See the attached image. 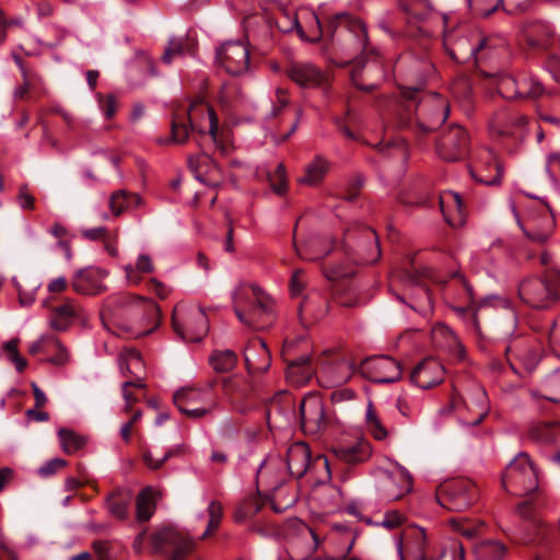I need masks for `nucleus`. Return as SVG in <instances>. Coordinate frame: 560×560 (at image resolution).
Returning a JSON list of instances; mask_svg holds the SVG:
<instances>
[{"label":"nucleus","mask_w":560,"mask_h":560,"mask_svg":"<svg viewBox=\"0 0 560 560\" xmlns=\"http://www.w3.org/2000/svg\"><path fill=\"white\" fill-rule=\"evenodd\" d=\"M172 135L166 142L183 144L187 141L190 131L196 132L197 144L205 150L206 140L213 145H219L218 117L213 108L205 104H192L187 112V122L184 119L173 118L171 125Z\"/></svg>","instance_id":"obj_1"},{"label":"nucleus","mask_w":560,"mask_h":560,"mask_svg":"<svg viewBox=\"0 0 560 560\" xmlns=\"http://www.w3.org/2000/svg\"><path fill=\"white\" fill-rule=\"evenodd\" d=\"M160 308L155 302L141 295L119 293L108 296L103 304L101 317L114 322L126 320L132 325L155 326Z\"/></svg>","instance_id":"obj_2"},{"label":"nucleus","mask_w":560,"mask_h":560,"mask_svg":"<svg viewBox=\"0 0 560 560\" xmlns=\"http://www.w3.org/2000/svg\"><path fill=\"white\" fill-rule=\"evenodd\" d=\"M312 21L314 23L313 36L306 37L304 31L299 26L298 19H293V24L298 27V32L303 39L316 42L320 38L322 34L325 33L332 40L337 39L347 45H352L354 51H363L366 48V28L359 19L350 14L346 12L335 14L329 19L324 30L317 15L312 14Z\"/></svg>","instance_id":"obj_3"},{"label":"nucleus","mask_w":560,"mask_h":560,"mask_svg":"<svg viewBox=\"0 0 560 560\" xmlns=\"http://www.w3.org/2000/svg\"><path fill=\"white\" fill-rule=\"evenodd\" d=\"M417 90L406 92V97L410 101L406 106L407 119L402 122L405 127L411 128L413 125L421 133H429L442 126L448 117V102L439 93H430L416 101Z\"/></svg>","instance_id":"obj_4"},{"label":"nucleus","mask_w":560,"mask_h":560,"mask_svg":"<svg viewBox=\"0 0 560 560\" xmlns=\"http://www.w3.org/2000/svg\"><path fill=\"white\" fill-rule=\"evenodd\" d=\"M342 248L348 258L355 264H374L381 257L375 231L360 223L347 229Z\"/></svg>","instance_id":"obj_5"},{"label":"nucleus","mask_w":560,"mask_h":560,"mask_svg":"<svg viewBox=\"0 0 560 560\" xmlns=\"http://www.w3.org/2000/svg\"><path fill=\"white\" fill-rule=\"evenodd\" d=\"M560 270H553L546 279L526 278L518 284L521 300L534 308L550 307L559 298Z\"/></svg>","instance_id":"obj_6"},{"label":"nucleus","mask_w":560,"mask_h":560,"mask_svg":"<svg viewBox=\"0 0 560 560\" xmlns=\"http://www.w3.org/2000/svg\"><path fill=\"white\" fill-rule=\"evenodd\" d=\"M176 335L186 342L202 340L209 330V320L205 310L195 304H178L172 316Z\"/></svg>","instance_id":"obj_7"},{"label":"nucleus","mask_w":560,"mask_h":560,"mask_svg":"<svg viewBox=\"0 0 560 560\" xmlns=\"http://www.w3.org/2000/svg\"><path fill=\"white\" fill-rule=\"evenodd\" d=\"M502 485L515 494L530 493L538 487L537 471L526 453H520L505 468Z\"/></svg>","instance_id":"obj_8"},{"label":"nucleus","mask_w":560,"mask_h":560,"mask_svg":"<svg viewBox=\"0 0 560 560\" xmlns=\"http://www.w3.org/2000/svg\"><path fill=\"white\" fill-rule=\"evenodd\" d=\"M478 492L475 485L466 479L445 482L438 488V503L450 511H463L477 500Z\"/></svg>","instance_id":"obj_9"},{"label":"nucleus","mask_w":560,"mask_h":560,"mask_svg":"<svg viewBox=\"0 0 560 560\" xmlns=\"http://www.w3.org/2000/svg\"><path fill=\"white\" fill-rule=\"evenodd\" d=\"M376 489L382 500H399L412 489L411 475L399 464H396V470L394 471L380 469L376 476Z\"/></svg>","instance_id":"obj_10"},{"label":"nucleus","mask_w":560,"mask_h":560,"mask_svg":"<svg viewBox=\"0 0 560 560\" xmlns=\"http://www.w3.org/2000/svg\"><path fill=\"white\" fill-rule=\"evenodd\" d=\"M155 552L171 555L172 560H178L191 549V541L174 527H165L151 538Z\"/></svg>","instance_id":"obj_11"},{"label":"nucleus","mask_w":560,"mask_h":560,"mask_svg":"<svg viewBox=\"0 0 560 560\" xmlns=\"http://www.w3.org/2000/svg\"><path fill=\"white\" fill-rule=\"evenodd\" d=\"M302 430L311 435L323 431L327 425L325 407L316 394H307L299 405Z\"/></svg>","instance_id":"obj_12"},{"label":"nucleus","mask_w":560,"mask_h":560,"mask_svg":"<svg viewBox=\"0 0 560 560\" xmlns=\"http://www.w3.org/2000/svg\"><path fill=\"white\" fill-rule=\"evenodd\" d=\"M468 145L469 137L466 130L458 125H452L442 135L436 150L443 160L454 162L466 156Z\"/></svg>","instance_id":"obj_13"},{"label":"nucleus","mask_w":560,"mask_h":560,"mask_svg":"<svg viewBox=\"0 0 560 560\" xmlns=\"http://www.w3.org/2000/svg\"><path fill=\"white\" fill-rule=\"evenodd\" d=\"M217 61L232 75H241L248 70L249 50L241 42H226L217 50Z\"/></svg>","instance_id":"obj_14"},{"label":"nucleus","mask_w":560,"mask_h":560,"mask_svg":"<svg viewBox=\"0 0 560 560\" xmlns=\"http://www.w3.org/2000/svg\"><path fill=\"white\" fill-rule=\"evenodd\" d=\"M108 272L100 267H86L77 271L72 279V288L84 295H97L107 290L104 280Z\"/></svg>","instance_id":"obj_15"},{"label":"nucleus","mask_w":560,"mask_h":560,"mask_svg":"<svg viewBox=\"0 0 560 560\" xmlns=\"http://www.w3.org/2000/svg\"><path fill=\"white\" fill-rule=\"evenodd\" d=\"M504 352L511 370L520 376L530 373L539 362L537 351L524 345L508 346Z\"/></svg>","instance_id":"obj_16"},{"label":"nucleus","mask_w":560,"mask_h":560,"mask_svg":"<svg viewBox=\"0 0 560 560\" xmlns=\"http://www.w3.org/2000/svg\"><path fill=\"white\" fill-rule=\"evenodd\" d=\"M443 365L433 358H427L416 365L410 374L411 382L422 389L439 385L444 380Z\"/></svg>","instance_id":"obj_17"},{"label":"nucleus","mask_w":560,"mask_h":560,"mask_svg":"<svg viewBox=\"0 0 560 560\" xmlns=\"http://www.w3.org/2000/svg\"><path fill=\"white\" fill-rule=\"evenodd\" d=\"M492 46L487 37L481 36L478 33L471 34L470 38H459L456 42L455 49L452 51V57L460 60L464 59L467 52L469 58H474L476 61L488 58Z\"/></svg>","instance_id":"obj_18"},{"label":"nucleus","mask_w":560,"mask_h":560,"mask_svg":"<svg viewBox=\"0 0 560 560\" xmlns=\"http://www.w3.org/2000/svg\"><path fill=\"white\" fill-rule=\"evenodd\" d=\"M221 383L224 395L234 408L238 412H246L247 407L242 402V400L248 397L252 393L253 386L250 382L241 374H234L223 377Z\"/></svg>","instance_id":"obj_19"},{"label":"nucleus","mask_w":560,"mask_h":560,"mask_svg":"<svg viewBox=\"0 0 560 560\" xmlns=\"http://www.w3.org/2000/svg\"><path fill=\"white\" fill-rule=\"evenodd\" d=\"M337 459L349 465L366 462L372 455V446L365 439H357L350 443L338 444L332 448Z\"/></svg>","instance_id":"obj_20"},{"label":"nucleus","mask_w":560,"mask_h":560,"mask_svg":"<svg viewBox=\"0 0 560 560\" xmlns=\"http://www.w3.org/2000/svg\"><path fill=\"white\" fill-rule=\"evenodd\" d=\"M201 396V390L191 389V388H183L177 390L174 394V404L177 406L178 410L191 419L202 418L211 412V410L217 406L213 400H209L206 405L190 407L192 400H196Z\"/></svg>","instance_id":"obj_21"},{"label":"nucleus","mask_w":560,"mask_h":560,"mask_svg":"<svg viewBox=\"0 0 560 560\" xmlns=\"http://www.w3.org/2000/svg\"><path fill=\"white\" fill-rule=\"evenodd\" d=\"M287 75L299 86L312 89L323 85L324 73L311 62H293L287 69Z\"/></svg>","instance_id":"obj_22"},{"label":"nucleus","mask_w":560,"mask_h":560,"mask_svg":"<svg viewBox=\"0 0 560 560\" xmlns=\"http://www.w3.org/2000/svg\"><path fill=\"white\" fill-rule=\"evenodd\" d=\"M250 288H252L253 295L256 299V304L253 307H250L248 313H245L237 307V304L241 303L242 300L245 298L244 287L240 285L233 292V300H234V303L236 304L234 312H235L237 318L240 319V322H242L246 326H249L253 328H259V326L256 323V316L260 312L268 313L269 306L262 300L261 290L257 285H252Z\"/></svg>","instance_id":"obj_23"},{"label":"nucleus","mask_w":560,"mask_h":560,"mask_svg":"<svg viewBox=\"0 0 560 560\" xmlns=\"http://www.w3.org/2000/svg\"><path fill=\"white\" fill-rule=\"evenodd\" d=\"M311 463V451L306 443L295 442L287 450V466L289 472L295 477L301 478L307 471Z\"/></svg>","instance_id":"obj_24"},{"label":"nucleus","mask_w":560,"mask_h":560,"mask_svg":"<svg viewBox=\"0 0 560 560\" xmlns=\"http://www.w3.org/2000/svg\"><path fill=\"white\" fill-rule=\"evenodd\" d=\"M548 211H549V214L545 215L541 220L533 218V219H530L528 226H524L521 223V220L518 218L516 210L513 209V212L517 220V223L521 226V229L523 230L524 234L530 241H533L535 243H539V244L547 242L552 233V230H553V225H555L553 214H552L550 208H548Z\"/></svg>","instance_id":"obj_25"},{"label":"nucleus","mask_w":560,"mask_h":560,"mask_svg":"<svg viewBox=\"0 0 560 560\" xmlns=\"http://www.w3.org/2000/svg\"><path fill=\"white\" fill-rule=\"evenodd\" d=\"M50 350H58V355H51L46 361L54 365H65L69 361V353L66 347L54 336H42L30 345L28 352L35 355L39 352L49 353Z\"/></svg>","instance_id":"obj_26"},{"label":"nucleus","mask_w":560,"mask_h":560,"mask_svg":"<svg viewBox=\"0 0 560 560\" xmlns=\"http://www.w3.org/2000/svg\"><path fill=\"white\" fill-rule=\"evenodd\" d=\"M248 372H265L270 365V352L264 340L254 341L244 352Z\"/></svg>","instance_id":"obj_27"},{"label":"nucleus","mask_w":560,"mask_h":560,"mask_svg":"<svg viewBox=\"0 0 560 560\" xmlns=\"http://www.w3.org/2000/svg\"><path fill=\"white\" fill-rule=\"evenodd\" d=\"M369 364L377 373L374 378L376 383H393L400 378V365L390 357L382 355L374 358Z\"/></svg>","instance_id":"obj_28"},{"label":"nucleus","mask_w":560,"mask_h":560,"mask_svg":"<svg viewBox=\"0 0 560 560\" xmlns=\"http://www.w3.org/2000/svg\"><path fill=\"white\" fill-rule=\"evenodd\" d=\"M188 167L192 172L195 178L202 184L218 185L217 182L208 177L209 174H213L214 172H220L217 163L205 152L191 155L188 158Z\"/></svg>","instance_id":"obj_29"},{"label":"nucleus","mask_w":560,"mask_h":560,"mask_svg":"<svg viewBox=\"0 0 560 560\" xmlns=\"http://www.w3.org/2000/svg\"><path fill=\"white\" fill-rule=\"evenodd\" d=\"M267 416L269 422L271 418L282 417L289 423L295 417L294 399L284 393L276 395L268 406Z\"/></svg>","instance_id":"obj_30"},{"label":"nucleus","mask_w":560,"mask_h":560,"mask_svg":"<svg viewBox=\"0 0 560 560\" xmlns=\"http://www.w3.org/2000/svg\"><path fill=\"white\" fill-rule=\"evenodd\" d=\"M330 163L323 155H316L312 162L305 165L304 175L300 183L314 186L319 184L329 171Z\"/></svg>","instance_id":"obj_31"},{"label":"nucleus","mask_w":560,"mask_h":560,"mask_svg":"<svg viewBox=\"0 0 560 560\" xmlns=\"http://www.w3.org/2000/svg\"><path fill=\"white\" fill-rule=\"evenodd\" d=\"M132 494L127 490H117L109 494L106 504L110 515L117 520H126L129 513Z\"/></svg>","instance_id":"obj_32"},{"label":"nucleus","mask_w":560,"mask_h":560,"mask_svg":"<svg viewBox=\"0 0 560 560\" xmlns=\"http://www.w3.org/2000/svg\"><path fill=\"white\" fill-rule=\"evenodd\" d=\"M529 438L536 443L550 445L560 436V423L541 422L530 425Z\"/></svg>","instance_id":"obj_33"},{"label":"nucleus","mask_w":560,"mask_h":560,"mask_svg":"<svg viewBox=\"0 0 560 560\" xmlns=\"http://www.w3.org/2000/svg\"><path fill=\"white\" fill-rule=\"evenodd\" d=\"M506 551V546L495 539L482 540L474 548L476 560H503Z\"/></svg>","instance_id":"obj_34"},{"label":"nucleus","mask_w":560,"mask_h":560,"mask_svg":"<svg viewBox=\"0 0 560 560\" xmlns=\"http://www.w3.org/2000/svg\"><path fill=\"white\" fill-rule=\"evenodd\" d=\"M237 354L230 349H217L208 358L209 365L217 373H228L237 364Z\"/></svg>","instance_id":"obj_35"},{"label":"nucleus","mask_w":560,"mask_h":560,"mask_svg":"<svg viewBox=\"0 0 560 560\" xmlns=\"http://www.w3.org/2000/svg\"><path fill=\"white\" fill-rule=\"evenodd\" d=\"M79 306L72 302L56 307L50 317V326L56 330H66L78 316Z\"/></svg>","instance_id":"obj_36"},{"label":"nucleus","mask_w":560,"mask_h":560,"mask_svg":"<svg viewBox=\"0 0 560 560\" xmlns=\"http://www.w3.org/2000/svg\"><path fill=\"white\" fill-rule=\"evenodd\" d=\"M432 338L436 346L463 352V346L457 335L446 325L438 324L432 329Z\"/></svg>","instance_id":"obj_37"},{"label":"nucleus","mask_w":560,"mask_h":560,"mask_svg":"<svg viewBox=\"0 0 560 560\" xmlns=\"http://www.w3.org/2000/svg\"><path fill=\"white\" fill-rule=\"evenodd\" d=\"M439 203L441 208V212L443 213L445 220L450 224L456 223L455 214L462 217V208L463 202L459 194L454 191H446L442 194L439 198Z\"/></svg>","instance_id":"obj_38"},{"label":"nucleus","mask_w":560,"mask_h":560,"mask_svg":"<svg viewBox=\"0 0 560 560\" xmlns=\"http://www.w3.org/2000/svg\"><path fill=\"white\" fill-rule=\"evenodd\" d=\"M546 90L542 83L532 74H523L518 77V98L520 100H537L545 94Z\"/></svg>","instance_id":"obj_39"},{"label":"nucleus","mask_w":560,"mask_h":560,"mask_svg":"<svg viewBox=\"0 0 560 560\" xmlns=\"http://www.w3.org/2000/svg\"><path fill=\"white\" fill-rule=\"evenodd\" d=\"M483 153L487 155L485 158L487 160V165L493 166V168L495 170V174L493 176H486V174L478 173L476 167H474V166L469 167V173H470L471 177L480 184H483L487 186L499 185L502 179V173H503L502 168H501L500 164L497 162V159L491 150L487 149Z\"/></svg>","instance_id":"obj_40"},{"label":"nucleus","mask_w":560,"mask_h":560,"mask_svg":"<svg viewBox=\"0 0 560 560\" xmlns=\"http://www.w3.org/2000/svg\"><path fill=\"white\" fill-rule=\"evenodd\" d=\"M553 34L552 26L545 22L534 23L527 31L528 43L533 47L547 48Z\"/></svg>","instance_id":"obj_41"},{"label":"nucleus","mask_w":560,"mask_h":560,"mask_svg":"<svg viewBox=\"0 0 560 560\" xmlns=\"http://www.w3.org/2000/svg\"><path fill=\"white\" fill-rule=\"evenodd\" d=\"M372 72H377L380 74V77L382 78L383 77V70L380 68V65L376 60H373V61H369L366 65H364L363 67H359V63L357 65V67L353 69L352 71V74H351V80H352V83L360 90L362 91H365V92H371L373 91L375 88H376V84L375 83H371V84H360L358 82V78L362 74L364 78H371V74Z\"/></svg>","instance_id":"obj_42"},{"label":"nucleus","mask_w":560,"mask_h":560,"mask_svg":"<svg viewBox=\"0 0 560 560\" xmlns=\"http://www.w3.org/2000/svg\"><path fill=\"white\" fill-rule=\"evenodd\" d=\"M58 436L66 454H74L85 445V439L70 429H59Z\"/></svg>","instance_id":"obj_43"},{"label":"nucleus","mask_w":560,"mask_h":560,"mask_svg":"<svg viewBox=\"0 0 560 560\" xmlns=\"http://www.w3.org/2000/svg\"><path fill=\"white\" fill-rule=\"evenodd\" d=\"M119 369L122 375L136 374V370L142 366V358L136 349H125L119 354Z\"/></svg>","instance_id":"obj_44"},{"label":"nucleus","mask_w":560,"mask_h":560,"mask_svg":"<svg viewBox=\"0 0 560 560\" xmlns=\"http://www.w3.org/2000/svg\"><path fill=\"white\" fill-rule=\"evenodd\" d=\"M154 493L151 488H145L137 497V517L140 522L149 521L154 512Z\"/></svg>","instance_id":"obj_45"},{"label":"nucleus","mask_w":560,"mask_h":560,"mask_svg":"<svg viewBox=\"0 0 560 560\" xmlns=\"http://www.w3.org/2000/svg\"><path fill=\"white\" fill-rule=\"evenodd\" d=\"M365 425L366 430L370 434L373 435L374 439L382 441L387 438L388 431L382 423L377 413L375 412L373 405L369 401L366 411H365Z\"/></svg>","instance_id":"obj_46"},{"label":"nucleus","mask_w":560,"mask_h":560,"mask_svg":"<svg viewBox=\"0 0 560 560\" xmlns=\"http://www.w3.org/2000/svg\"><path fill=\"white\" fill-rule=\"evenodd\" d=\"M152 270H153V264H152L151 257L145 254L138 256L135 266L133 265L125 266L126 277H127L128 281L132 284H137L140 281L139 277L136 275V271L151 272Z\"/></svg>","instance_id":"obj_47"},{"label":"nucleus","mask_w":560,"mask_h":560,"mask_svg":"<svg viewBox=\"0 0 560 560\" xmlns=\"http://www.w3.org/2000/svg\"><path fill=\"white\" fill-rule=\"evenodd\" d=\"M322 243V240L318 237H312L307 241L306 245L301 248L295 245V249L298 255L305 260H317L325 257L329 252L330 247L317 250V246Z\"/></svg>","instance_id":"obj_48"},{"label":"nucleus","mask_w":560,"mask_h":560,"mask_svg":"<svg viewBox=\"0 0 560 560\" xmlns=\"http://www.w3.org/2000/svg\"><path fill=\"white\" fill-rule=\"evenodd\" d=\"M498 93L506 100L518 98V78L502 77L497 84Z\"/></svg>","instance_id":"obj_49"},{"label":"nucleus","mask_w":560,"mask_h":560,"mask_svg":"<svg viewBox=\"0 0 560 560\" xmlns=\"http://www.w3.org/2000/svg\"><path fill=\"white\" fill-rule=\"evenodd\" d=\"M130 208L129 192L125 189L114 191L109 198V209L114 215L121 214Z\"/></svg>","instance_id":"obj_50"},{"label":"nucleus","mask_w":560,"mask_h":560,"mask_svg":"<svg viewBox=\"0 0 560 560\" xmlns=\"http://www.w3.org/2000/svg\"><path fill=\"white\" fill-rule=\"evenodd\" d=\"M433 12V7L429 0H413L412 7L406 9L409 18L416 21H424Z\"/></svg>","instance_id":"obj_51"},{"label":"nucleus","mask_w":560,"mask_h":560,"mask_svg":"<svg viewBox=\"0 0 560 560\" xmlns=\"http://www.w3.org/2000/svg\"><path fill=\"white\" fill-rule=\"evenodd\" d=\"M452 524L457 532L467 538H474L485 525L481 521L471 522L468 520L453 518Z\"/></svg>","instance_id":"obj_52"},{"label":"nucleus","mask_w":560,"mask_h":560,"mask_svg":"<svg viewBox=\"0 0 560 560\" xmlns=\"http://www.w3.org/2000/svg\"><path fill=\"white\" fill-rule=\"evenodd\" d=\"M209 522L207 529L202 533L201 538L209 535L210 532L217 529L222 518V506L217 501H211L208 505Z\"/></svg>","instance_id":"obj_53"},{"label":"nucleus","mask_w":560,"mask_h":560,"mask_svg":"<svg viewBox=\"0 0 560 560\" xmlns=\"http://www.w3.org/2000/svg\"><path fill=\"white\" fill-rule=\"evenodd\" d=\"M503 0H468L472 7L481 15L488 16L502 5Z\"/></svg>","instance_id":"obj_54"},{"label":"nucleus","mask_w":560,"mask_h":560,"mask_svg":"<svg viewBox=\"0 0 560 560\" xmlns=\"http://www.w3.org/2000/svg\"><path fill=\"white\" fill-rule=\"evenodd\" d=\"M272 190L278 195H283L287 191L288 183L285 177L284 166L279 164L272 176H270Z\"/></svg>","instance_id":"obj_55"},{"label":"nucleus","mask_w":560,"mask_h":560,"mask_svg":"<svg viewBox=\"0 0 560 560\" xmlns=\"http://www.w3.org/2000/svg\"><path fill=\"white\" fill-rule=\"evenodd\" d=\"M66 466L67 460L59 457H55L47 460L44 465H42L38 468L37 472L40 477L47 478L55 475L58 470L62 469Z\"/></svg>","instance_id":"obj_56"},{"label":"nucleus","mask_w":560,"mask_h":560,"mask_svg":"<svg viewBox=\"0 0 560 560\" xmlns=\"http://www.w3.org/2000/svg\"><path fill=\"white\" fill-rule=\"evenodd\" d=\"M310 357L306 354L300 355L299 358L292 360L289 363V369L293 373L294 370H299L301 372V376L303 378H308L312 374V369L308 365Z\"/></svg>","instance_id":"obj_57"},{"label":"nucleus","mask_w":560,"mask_h":560,"mask_svg":"<svg viewBox=\"0 0 560 560\" xmlns=\"http://www.w3.org/2000/svg\"><path fill=\"white\" fill-rule=\"evenodd\" d=\"M533 0H503L502 7L508 13H521L530 8Z\"/></svg>","instance_id":"obj_58"},{"label":"nucleus","mask_w":560,"mask_h":560,"mask_svg":"<svg viewBox=\"0 0 560 560\" xmlns=\"http://www.w3.org/2000/svg\"><path fill=\"white\" fill-rule=\"evenodd\" d=\"M412 271L406 270L404 278L410 284H419L422 278L429 277L430 271L428 268L417 269L413 260L410 261Z\"/></svg>","instance_id":"obj_59"},{"label":"nucleus","mask_w":560,"mask_h":560,"mask_svg":"<svg viewBox=\"0 0 560 560\" xmlns=\"http://www.w3.org/2000/svg\"><path fill=\"white\" fill-rule=\"evenodd\" d=\"M432 560H464V547L459 542H454L448 550H444L439 558Z\"/></svg>","instance_id":"obj_60"},{"label":"nucleus","mask_w":560,"mask_h":560,"mask_svg":"<svg viewBox=\"0 0 560 560\" xmlns=\"http://www.w3.org/2000/svg\"><path fill=\"white\" fill-rule=\"evenodd\" d=\"M405 521V517L402 514H400L398 511H389L385 514L383 521L381 522V525L393 529L399 527Z\"/></svg>","instance_id":"obj_61"},{"label":"nucleus","mask_w":560,"mask_h":560,"mask_svg":"<svg viewBox=\"0 0 560 560\" xmlns=\"http://www.w3.org/2000/svg\"><path fill=\"white\" fill-rule=\"evenodd\" d=\"M553 170L560 171V153L551 154L547 159L546 172L551 184L557 187L558 180L553 174Z\"/></svg>","instance_id":"obj_62"},{"label":"nucleus","mask_w":560,"mask_h":560,"mask_svg":"<svg viewBox=\"0 0 560 560\" xmlns=\"http://www.w3.org/2000/svg\"><path fill=\"white\" fill-rule=\"evenodd\" d=\"M98 102L104 116L106 118H112L116 113V98L113 95H107L106 97L100 96Z\"/></svg>","instance_id":"obj_63"},{"label":"nucleus","mask_w":560,"mask_h":560,"mask_svg":"<svg viewBox=\"0 0 560 560\" xmlns=\"http://www.w3.org/2000/svg\"><path fill=\"white\" fill-rule=\"evenodd\" d=\"M545 69L550 72L555 81L560 83V57L552 55L548 59Z\"/></svg>","instance_id":"obj_64"}]
</instances>
